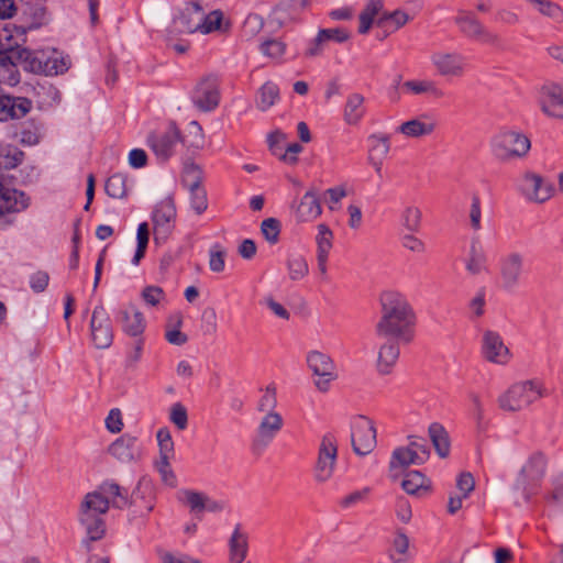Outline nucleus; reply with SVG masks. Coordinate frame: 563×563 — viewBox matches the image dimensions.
Listing matches in <instances>:
<instances>
[{"instance_id": "nucleus-1", "label": "nucleus", "mask_w": 563, "mask_h": 563, "mask_svg": "<svg viewBox=\"0 0 563 563\" xmlns=\"http://www.w3.org/2000/svg\"><path fill=\"white\" fill-rule=\"evenodd\" d=\"M380 317L376 333L382 339L409 343L415 336L416 313L407 297L396 289H385L379 295Z\"/></svg>"}, {"instance_id": "nucleus-2", "label": "nucleus", "mask_w": 563, "mask_h": 563, "mask_svg": "<svg viewBox=\"0 0 563 563\" xmlns=\"http://www.w3.org/2000/svg\"><path fill=\"white\" fill-rule=\"evenodd\" d=\"M110 505L117 508L128 505L126 497L114 483H103L96 490L84 496L78 519L91 541L99 540L103 536L104 527L101 516L108 511Z\"/></svg>"}, {"instance_id": "nucleus-3", "label": "nucleus", "mask_w": 563, "mask_h": 563, "mask_svg": "<svg viewBox=\"0 0 563 563\" xmlns=\"http://www.w3.org/2000/svg\"><path fill=\"white\" fill-rule=\"evenodd\" d=\"M169 41L183 34L207 35L211 33V10L208 3L189 0L179 5L167 29Z\"/></svg>"}, {"instance_id": "nucleus-4", "label": "nucleus", "mask_w": 563, "mask_h": 563, "mask_svg": "<svg viewBox=\"0 0 563 563\" xmlns=\"http://www.w3.org/2000/svg\"><path fill=\"white\" fill-rule=\"evenodd\" d=\"M547 466L548 460L544 453L536 451L527 456L512 484V492L517 499L529 501L539 494Z\"/></svg>"}, {"instance_id": "nucleus-5", "label": "nucleus", "mask_w": 563, "mask_h": 563, "mask_svg": "<svg viewBox=\"0 0 563 563\" xmlns=\"http://www.w3.org/2000/svg\"><path fill=\"white\" fill-rule=\"evenodd\" d=\"M549 395L545 384L539 378L517 382L497 398L499 409L515 413Z\"/></svg>"}, {"instance_id": "nucleus-6", "label": "nucleus", "mask_w": 563, "mask_h": 563, "mask_svg": "<svg viewBox=\"0 0 563 563\" xmlns=\"http://www.w3.org/2000/svg\"><path fill=\"white\" fill-rule=\"evenodd\" d=\"M14 57L25 70L46 76L63 75L71 66L70 57L56 49L38 52L20 51L15 53Z\"/></svg>"}, {"instance_id": "nucleus-7", "label": "nucleus", "mask_w": 563, "mask_h": 563, "mask_svg": "<svg viewBox=\"0 0 563 563\" xmlns=\"http://www.w3.org/2000/svg\"><path fill=\"white\" fill-rule=\"evenodd\" d=\"M493 153L503 161L519 159L531 148L529 137L519 130H503L490 142Z\"/></svg>"}, {"instance_id": "nucleus-8", "label": "nucleus", "mask_w": 563, "mask_h": 563, "mask_svg": "<svg viewBox=\"0 0 563 563\" xmlns=\"http://www.w3.org/2000/svg\"><path fill=\"white\" fill-rule=\"evenodd\" d=\"M339 442L333 433H324L318 444L317 459L313 465V479L317 484L329 483L338 463Z\"/></svg>"}, {"instance_id": "nucleus-9", "label": "nucleus", "mask_w": 563, "mask_h": 563, "mask_svg": "<svg viewBox=\"0 0 563 563\" xmlns=\"http://www.w3.org/2000/svg\"><path fill=\"white\" fill-rule=\"evenodd\" d=\"M306 363L312 374L314 388L322 394L331 389L332 383L339 377L336 366L330 355L312 350L307 353Z\"/></svg>"}, {"instance_id": "nucleus-10", "label": "nucleus", "mask_w": 563, "mask_h": 563, "mask_svg": "<svg viewBox=\"0 0 563 563\" xmlns=\"http://www.w3.org/2000/svg\"><path fill=\"white\" fill-rule=\"evenodd\" d=\"M516 189L526 200L538 205L549 201L555 192L554 185L533 170H525L520 175Z\"/></svg>"}, {"instance_id": "nucleus-11", "label": "nucleus", "mask_w": 563, "mask_h": 563, "mask_svg": "<svg viewBox=\"0 0 563 563\" xmlns=\"http://www.w3.org/2000/svg\"><path fill=\"white\" fill-rule=\"evenodd\" d=\"M430 456V451L424 439L417 435L408 437L407 445L396 448L389 461L391 472L407 468L411 465H422Z\"/></svg>"}, {"instance_id": "nucleus-12", "label": "nucleus", "mask_w": 563, "mask_h": 563, "mask_svg": "<svg viewBox=\"0 0 563 563\" xmlns=\"http://www.w3.org/2000/svg\"><path fill=\"white\" fill-rule=\"evenodd\" d=\"M351 443L355 454L365 456L377 444L375 422L366 416H357L351 421Z\"/></svg>"}, {"instance_id": "nucleus-13", "label": "nucleus", "mask_w": 563, "mask_h": 563, "mask_svg": "<svg viewBox=\"0 0 563 563\" xmlns=\"http://www.w3.org/2000/svg\"><path fill=\"white\" fill-rule=\"evenodd\" d=\"M433 70L442 78H461L466 73V58L456 51L437 49L430 55Z\"/></svg>"}, {"instance_id": "nucleus-14", "label": "nucleus", "mask_w": 563, "mask_h": 563, "mask_svg": "<svg viewBox=\"0 0 563 563\" xmlns=\"http://www.w3.org/2000/svg\"><path fill=\"white\" fill-rule=\"evenodd\" d=\"M537 101L544 115L563 119V81H544L538 88Z\"/></svg>"}, {"instance_id": "nucleus-15", "label": "nucleus", "mask_w": 563, "mask_h": 563, "mask_svg": "<svg viewBox=\"0 0 563 563\" xmlns=\"http://www.w3.org/2000/svg\"><path fill=\"white\" fill-rule=\"evenodd\" d=\"M482 355L486 362L497 366L507 365L512 357V354L509 347L505 344L501 335L492 330H487L483 333Z\"/></svg>"}, {"instance_id": "nucleus-16", "label": "nucleus", "mask_w": 563, "mask_h": 563, "mask_svg": "<svg viewBox=\"0 0 563 563\" xmlns=\"http://www.w3.org/2000/svg\"><path fill=\"white\" fill-rule=\"evenodd\" d=\"M90 336L95 347L108 349L113 341V332L110 317L102 305L93 308L90 320Z\"/></svg>"}, {"instance_id": "nucleus-17", "label": "nucleus", "mask_w": 563, "mask_h": 563, "mask_svg": "<svg viewBox=\"0 0 563 563\" xmlns=\"http://www.w3.org/2000/svg\"><path fill=\"white\" fill-rule=\"evenodd\" d=\"M176 209L170 198L162 200L153 212V233L155 242L165 241L173 229Z\"/></svg>"}, {"instance_id": "nucleus-18", "label": "nucleus", "mask_w": 563, "mask_h": 563, "mask_svg": "<svg viewBox=\"0 0 563 563\" xmlns=\"http://www.w3.org/2000/svg\"><path fill=\"white\" fill-rule=\"evenodd\" d=\"M228 563L247 561L250 552V536L241 523H235L227 538Z\"/></svg>"}, {"instance_id": "nucleus-19", "label": "nucleus", "mask_w": 563, "mask_h": 563, "mask_svg": "<svg viewBox=\"0 0 563 563\" xmlns=\"http://www.w3.org/2000/svg\"><path fill=\"white\" fill-rule=\"evenodd\" d=\"M523 269V256L512 251L500 258L498 272L505 288L510 289L519 284Z\"/></svg>"}, {"instance_id": "nucleus-20", "label": "nucleus", "mask_w": 563, "mask_h": 563, "mask_svg": "<svg viewBox=\"0 0 563 563\" xmlns=\"http://www.w3.org/2000/svg\"><path fill=\"white\" fill-rule=\"evenodd\" d=\"M402 90L410 97H421L431 100L445 98V91L431 78H410L402 82Z\"/></svg>"}, {"instance_id": "nucleus-21", "label": "nucleus", "mask_w": 563, "mask_h": 563, "mask_svg": "<svg viewBox=\"0 0 563 563\" xmlns=\"http://www.w3.org/2000/svg\"><path fill=\"white\" fill-rule=\"evenodd\" d=\"M26 41V29L15 24H7L0 30V53L8 54V58L13 60L15 53L20 51H29L27 48L20 47Z\"/></svg>"}, {"instance_id": "nucleus-22", "label": "nucleus", "mask_w": 563, "mask_h": 563, "mask_svg": "<svg viewBox=\"0 0 563 563\" xmlns=\"http://www.w3.org/2000/svg\"><path fill=\"white\" fill-rule=\"evenodd\" d=\"M33 108L32 100L0 93V122L20 120Z\"/></svg>"}, {"instance_id": "nucleus-23", "label": "nucleus", "mask_w": 563, "mask_h": 563, "mask_svg": "<svg viewBox=\"0 0 563 563\" xmlns=\"http://www.w3.org/2000/svg\"><path fill=\"white\" fill-rule=\"evenodd\" d=\"M284 428V418L280 412H263L256 428L258 443L267 445L278 435Z\"/></svg>"}, {"instance_id": "nucleus-24", "label": "nucleus", "mask_w": 563, "mask_h": 563, "mask_svg": "<svg viewBox=\"0 0 563 563\" xmlns=\"http://www.w3.org/2000/svg\"><path fill=\"white\" fill-rule=\"evenodd\" d=\"M377 351L375 368L379 375H390L398 362L400 342L394 339H385Z\"/></svg>"}, {"instance_id": "nucleus-25", "label": "nucleus", "mask_w": 563, "mask_h": 563, "mask_svg": "<svg viewBox=\"0 0 563 563\" xmlns=\"http://www.w3.org/2000/svg\"><path fill=\"white\" fill-rule=\"evenodd\" d=\"M180 141L179 130L175 125H170L167 131L161 134H152L148 137V144L155 155L161 159H167Z\"/></svg>"}, {"instance_id": "nucleus-26", "label": "nucleus", "mask_w": 563, "mask_h": 563, "mask_svg": "<svg viewBox=\"0 0 563 563\" xmlns=\"http://www.w3.org/2000/svg\"><path fill=\"white\" fill-rule=\"evenodd\" d=\"M322 213V207L316 189H309L301 197L295 208V217L298 222L307 223L318 219Z\"/></svg>"}, {"instance_id": "nucleus-27", "label": "nucleus", "mask_w": 563, "mask_h": 563, "mask_svg": "<svg viewBox=\"0 0 563 563\" xmlns=\"http://www.w3.org/2000/svg\"><path fill=\"white\" fill-rule=\"evenodd\" d=\"M464 265L466 273L473 277L486 275L489 273L487 255L477 239H473L471 241L468 254Z\"/></svg>"}, {"instance_id": "nucleus-28", "label": "nucleus", "mask_w": 563, "mask_h": 563, "mask_svg": "<svg viewBox=\"0 0 563 563\" xmlns=\"http://www.w3.org/2000/svg\"><path fill=\"white\" fill-rule=\"evenodd\" d=\"M136 439L124 434L117 439L108 449L109 454L121 463H132L140 459V452L135 448Z\"/></svg>"}, {"instance_id": "nucleus-29", "label": "nucleus", "mask_w": 563, "mask_h": 563, "mask_svg": "<svg viewBox=\"0 0 563 563\" xmlns=\"http://www.w3.org/2000/svg\"><path fill=\"white\" fill-rule=\"evenodd\" d=\"M365 113V97L358 92L349 95L343 107L344 123L349 126H357Z\"/></svg>"}, {"instance_id": "nucleus-30", "label": "nucleus", "mask_w": 563, "mask_h": 563, "mask_svg": "<svg viewBox=\"0 0 563 563\" xmlns=\"http://www.w3.org/2000/svg\"><path fill=\"white\" fill-rule=\"evenodd\" d=\"M122 330L129 336H141L145 330L146 322L143 313L135 306H129L120 312Z\"/></svg>"}, {"instance_id": "nucleus-31", "label": "nucleus", "mask_w": 563, "mask_h": 563, "mask_svg": "<svg viewBox=\"0 0 563 563\" xmlns=\"http://www.w3.org/2000/svg\"><path fill=\"white\" fill-rule=\"evenodd\" d=\"M455 22L460 30L470 37L482 40L484 42H493L495 38L471 13H461L456 16Z\"/></svg>"}, {"instance_id": "nucleus-32", "label": "nucleus", "mask_w": 563, "mask_h": 563, "mask_svg": "<svg viewBox=\"0 0 563 563\" xmlns=\"http://www.w3.org/2000/svg\"><path fill=\"white\" fill-rule=\"evenodd\" d=\"M434 129V123L423 120L422 117H418L399 124L396 132L408 139H419L432 134Z\"/></svg>"}, {"instance_id": "nucleus-33", "label": "nucleus", "mask_w": 563, "mask_h": 563, "mask_svg": "<svg viewBox=\"0 0 563 563\" xmlns=\"http://www.w3.org/2000/svg\"><path fill=\"white\" fill-rule=\"evenodd\" d=\"M401 487L409 495L423 496L431 490V481L419 471H410L405 475Z\"/></svg>"}, {"instance_id": "nucleus-34", "label": "nucleus", "mask_w": 563, "mask_h": 563, "mask_svg": "<svg viewBox=\"0 0 563 563\" xmlns=\"http://www.w3.org/2000/svg\"><path fill=\"white\" fill-rule=\"evenodd\" d=\"M428 434L438 456L446 459L450 455L451 442L445 428L439 422H433L428 428Z\"/></svg>"}, {"instance_id": "nucleus-35", "label": "nucleus", "mask_w": 563, "mask_h": 563, "mask_svg": "<svg viewBox=\"0 0 563 563\" xmlns=\"http://www.w3.org/2000/svg\"><path fill=\"white\" fill-rule=\"evenodd\" d=\"M279 100V88L273 81L264 82L256 95L255 104L260 111H268Z\"/></svg>"}, {"instance_id": "nucleus-36", "label": "nucleus", "mask_w": 563, "mask_h": 563, "mask_svg": "<svg viewBox=\"0 0 563 563\" xmlns=\"http://www.w3.org/2000/svg\"><path fill=\"white\" fill-rule=\"evenodd\" d=\"M24 159V153L16 146L0 143V174L16 168Z\"/></svg>"}, {"instance_id": "nucleus-37", "label": "nucleus", "mask_w": 563, "mask_h": 563, "mask_svg": "<svg viewBox=\"0 0 563 563\" xmlns=\"http://www.w3.org/2000/svg\"><path fill=\"white\" fill-rule=\"evenodd\" d=\"M384 4L382 0H368L358 15V32L366 34L375 23L376 19L383 11Z\"/></svg>"}, {"instance_id": "nucleus-38", "label": "nucleus", "mask_w": 563, "mask_h": 563, "mask_svg": "<svg viewBox=\"0 0 563 563\" xmlns=\"http://www.w3.org/2000/svg\"><path fill=\"white\" fill-rule=\"evenodd\" d=\"M288 277L292 282H299L309 274V265L301 254H289L286 261Z\"/></svg>"}, {"instance_id": "nucleus-39", "label": "nucleus", "mask_w": 563, "mask_h": 563, "mask_svg": "<svg viewBox=\"0 0 563 563\" xmlns=\"http://www.w3.org/2000/svg\"><path fill=\"white\" fill-rule=\"evenodd\" d=\"M422 212L420 208L413 205L406 206L400 213V224L409 233L420 230Z\"/></svg>"}, {"instance_id": "nucleus-40", "label": "nucleus", "mask_w": 563, "mask_h": 563, "mask_svg": "<svg viewBox=\"0 0 563 563\" xmlns=\"http://www.w3.org/2000/svg\"><path fill=\"white\" fill-rule=\"evenodd\" d=\"M178 500L187 505L190 511L198 516L205 511L208 497L195 490L183 489L178 493Z\"/></svg>"}, {"instance_id": "nucleus-41", "label": "nucleus", "mask_w": 563, "mask_h": 563, "mask_svg": "<svg viewBox=\"0 0 563 563\" xmlns=\"http://www.w3.org/2000/svg\"><path fill=\"white\" fill-rule=\"evenodd\" d=\"M277 388L275 384H268L267 386L261 389V396L256 404V410L260 413L275 412L277 411Z\"/></svg>"}, {"instance_id": "nucleus-42", "label": "nucleus", "mask_w": 563, "mask_h": 563, "mask_svg": "<svg viewBox=\"0 0 563 563\" xmlns=\"http://www.w3.org/2000/svg\"><path fill=\"white\" fill-rule=\"evenodd\" d=\"M192 99L199 111L209 112L211 109V81L209 79H203L197 85Z\"/></svg>"}, {"instance_id": "nucleus-43", "label": "nucleus", "mask_w": 563, "mask_h": 563, "mask_svg": "<svg viewBox=\"0 0 563 563\" xmlns=\"http://www.w3.org/2000/svg\"><path fill=\"white\" fill-rule=\"evenodd\" d=\"M156 440L158 445L157 460H172L175 456V444L168 428L164 427L157 430Z\"/></svg>"}, {"instance_id": "nucleus-44", "label": "nucleus", "mask_w": 563, "mask_h": 563, "mask_svg": "<svg viewBox=\"0 0 563 563\" xmlns=\"http://www.w3.org/2000/svg\"><path fill=\"white\" fill-rule=\"evenodd\" d=\"M18 65H21L16 60L11 58L0 59V82L8 86H15L20 81V73Z\"/></svg>"}, {"instance_id": "nucleus-45", "label": "nucleus", "mask_w": 563, "mask_h": 563, "mask_svg": "<svg viewBox=\"0 0 563 563\" xmlns=\"http://www.w3.org/2000/svg\"><path fill=\"white\" fill-rule=\"evenodd\" d=\"M316 244L317 255L329 256L333 245V232L324 223L317 225Z\"/></svg>"}, {"instance_id": "nucleus-46", "label": "nucleus", "mask_w": 563, "mask_h": 563, "mask_svg": "<svg viewBox=\"0 0 563 563\" xmlns=\"http://www.w3.org/2000/svg\"><path fill=\"white\" fill-rule=\"evenodd\" d=\"M528 2L533 4L541 15L556 22L563 21V9L558 3L550 0H528Z\"/></svg>"}, {"instance_id": "nucleus-47", "label": "nucleus", "mask_w": 563, "mask_h": 563, "mask_svg": "<svg viewBox=\"0 0 563 563\" xmlns=\"http://www.w3.org/2000/svg\"><path fill=\"white\" fill-rule=\"evenodd\" d=\"M264 27V19L260 14L250 13L242 25V36L250 41L256 37Z\"/></svg>"}, {"instance_id": "nucleus-48", "label": "nucleus", "mask_w": 563, "mask_h": 563, "mask_svg": "<svg viewBox=\"0 0 563 563\" xmlns=\"http://www.w3.org/2000/svg\"><path fill=\"white\" fill-rule=\"evenodd\" d=\"M286 44L277 38H269L261 43V53L272 60H280L286 53Z\"/></svg>"}, {"instance_id": "nucleus-49", "label": "nucleus", "mask_w": 563, "mask_h": 563, "mask_svg": "<svg viewBox=\"0 0 563 563\" xmlns=\"http://www.w3.org/2000/svg\"><path fill=\"white\" fill-rule=\"evenodd\" d=\"M126 177L122 174H114L106 183V192L115 199L123 198L126 195Z\"/></svg>"}, {"instance_id": "nucleus-50", "label": "nucleus", "mask_w": 563, "mask_h": 563, "mask_svg": "<svg viewBox=\"0 0 563 563\" xmlns=\"http://www.w3.org/2000/svg\"><path fill=\"white\" fill-rule=\"evenodd\" d=\"M455 495L462 498H470L472 493L475 490V478L470 472H462L456 476L455 481Z\"/></svg>"}, {"instance_id": "nucleus-51", "label": "nucleus", "mask_w": 563, "mask_h": 563, "mask_svg": "<svg viewBox=\"0 0 563 563\" xmlns=\"http://www.w3.org/2000/svg\"><path fill=\"white\" fill-rule=\"evenodd\" d=\"M410 20V16L407 12L396 10L391 13L385 14L383 18H379L376 23L378 25L385 23L386 26L391 31H397L400 27H402L408 21Z\"/></svg>"}, {"instance_id": "nucleus-52", "label": "nucleus", "mask_w": 563, "mask_h": 563, "mask_svg": "<svg viewBox=\"0 0 563 563\" xmlns=\"http://www.w3.org/2000/svg\"><path fill=\"white\" fill-rule=\"evenodd\" d=\"M154 467L159 474L161 481L164 485L175 488L177 486V476L170 465V460H157Z\"/></svg>"}, {"instance_id": "nucleus-53", "label": "nucleus", "mask_w": 563, "mask_h": 563, "mask_svg": "<svg viewBox=\"0 0 563 563\" xmlns=\"http://www.w3.org/2000/svg\"><path fill=\"white\" fill-rule=\"evenodd\" d=\"M280 222L276 218H267L261 223V233L269 244H276L279 241Z\"/></svg>"}, {"instance_id": "nucleus-54", "label": "nucleus", "mask_w": 563, "mask_h": 563, "mask_svg": "<svg viewBox=\"0 0 563 563\" xmlns=\"http://www.w3.org/2000/svg\"><path fill=\"white\" fill-rule=\"evenodd\" d=\"M150 238L148 224L143 222L139 224L136 232L137 247L133 257V264L137 265L145 254Z\"/></svg>"}, {"instance_id": "nucleus-55", "label": "nucleus", "mask_w": 563, "mask_h": 563, "mask_svg": "<svg viewBox=\"0 0 563 563\" xmlns=\"http://www.w3.org/2000/svg\"><path fill=\"white\" fill-rule=\"evenodd\" d=\"M41 139V126L35 121L26 122L20 132V142L25 145H35Z\"/></svg>"}, {"instance_id": "nucleus-56", "label": "nucleus", "mask_w": 563, "mask_h": 563, "mask_svg": "<svg viewBox=\"0 0 563 563\" xmlns=\"http://www.w3.org/2000/svg\"><path fill=\"white\" fill-rule=\"evenodd\" d=\"M371 152L380 156L386 157L390 151L389 137L385 134H372L369 136Z\"/></svg>"}, {"instance_id": "nucleus-57", "label": "nucleus", "mask_w": 563, "mask_h": 563, "mask_svg": "<svg viewBox=\"0 0 563 563\" xmlns=\"http://www.w3.org/2000/svg\"><path fill=\"white\" fill-rule=\"evenodd\" d=\"M201 180H202L201 170L198 166L192 165V164L186 166L184 176H183V181H184L185 186L188 188V190L202 188Z\"/></svg>"}, {"instance_id": "nucleus-58", "label": "nucleus", "mask_w": 563, "mask_h": 563, "mask_svg": "<svg viewBox=\"0 0 563 563\" xmlns=\"http://www.w3.org/2000/svg\"><path fill=\"white\" fill-rule=\"evenodd\" d=\"M141 297L147 306L156 307L165 298V292L163 288L151 285L143 288Z\"/></svg>"}, {"instance_id": "nucleus-59", "label": "nucleus", "mask_w": 563, "mask_h": 563, "mask_svg": "<svg viewBox=\"0 0 563 563\" xmlns=\"http://www.w3.org/2000/svg\"><path fill=\"white\" fill-rule=\"evenodd\" d=\"M190 203L197 213H201L208 208V195L205 188L189 189Z\"/></svg>"}, {"instance_id": "nucleus-60", "label": "nucleus", "mask_w": 563, "mask_h": 563, "mask_svg": "<svg viewBox=\"0 0 563 563\" xmlns=\"http://www.w3.org/2000/svg\"><path fill=\"white\" fill-rule=\"evenodd\" d=\"M395 516L402 525H408L412 519V508L408 500L400 497L395 504Z\"/></svg>"}, {"instance_id": "nucleus-61", "label": "nucleus", "mask_w": 563, "mask_h": 563, "mask_svg": "<svg viewBox=\"0 0 563 563\" xmlns=\"http://www.w3.org/2000/svg\"><path fill=\"white\" fill-rule=\"evenodd\" d=\"M169 419L179 430L186 429L188 422L186 408L179 402L174 404L170 407Z\"/></svg>"}, {"instance_id": "nucleus-62", "label": "nucleus", "mask_w": 563, "mask_h": 563, "mask_svg": "<svg viewBox=\"0 0 563 563\" xmlns=\"http://www.w3.org/2000/svg\"><path fill=\"white\" fill-rule=\"evenodd\" d=\"M468 217L472 230H482V205L481 199L477 196L472 198Z\"/></svg>"}, {"instance_id": "nucleus-63", "label": "nucleus", "mask_w": 563, "mask_h": 563, "mask_svg": "<svg viewBox=\"0 0 563 563\" xmlns=\"http://www.w3.org/2000/svg\"><path fill=\"white\" fill-rule=\"evenodd\" d=\"M106 428L111 433H119L123 429V419L121 410L118 408L111 409L104 420Z\"/></svg>"}, {"instance_id": "nucleus-64", "label": "nucleus", "mask_w": 563, "mask_h": 563, "mask_svg": "<svg viewBox=\"0 0 563 563\" xmlns=\"http://www.w3.org/2000/svg\"><path fill=\"white\" fill-rule=\"evenodd\" d=\"M231 27L232 22L230 18L225 16L220 10H213V32L225 35L230 33Z\"/></svg>"}]
</instances>
